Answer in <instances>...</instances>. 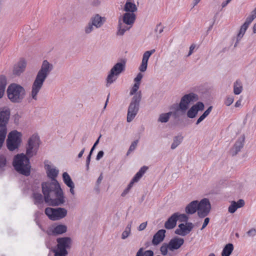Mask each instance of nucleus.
Returning a JSON list of instances; mask_svg holds the SVG:
<instances>
[{"label":"nucleus","mask_w":256,"mask_h":256,"mask_svg":"<svg viewBox=\"0 0 256 256\" xmlns=\"http://www.w3.org/2000/svg\"><path fill=\"white\" fill-rule=\"evenodd\" d=\"M147 170L148 167L146 166H142L140 169V170L135 174L134 176L130 182L127 188L122 193V196H125L129 192L130 190L134 184V182H138L140 180V179L142 177Z\"/></svg>","instance_id":"obj_12"},{"label":"nucleus","mask_w":256,"mask_h":256,"mask_svg":"<svg viewBox=\"0 0 256 256\" xmlns=\"http://www.w3.org/2000/svg\"><path fill=\"white\" fill-rule=\"evenodd\" d=\"M243 146V144L241 142H237L234 146L236 149V154L240 150V148Z\"/></svg>","instance_id":"obj_50"},{"label":"nucleus","mask_w":256,"mask_h":256,"mask_svg":"<svg viewBox=\"0 0 256 256\" xmlns=\"http://www.w3.org/2000/svg\"><path fill=\"white\" fill-rule=\"evenodd\" d=\"M6 158L4 156H0V168H2L6 166Z\"/></svg>","instance_id":"obj_48"},{"label":"nucleus","mask_w":256,"mask_h":256,"mask_svg":"<svg viewBox=\"0 0 256 256\" xmlns=\"http://www.w3.org/2000/svg\"><path fill=\"white\" fill-rule=\"evenodd\" d=\"M62 178L64 184L68 186H70L74 184L70 175L66 172L63 173Z\"/></svg>","instance_id":"obj_37"},{"label":"nucleus","mask_w":256,"mask_h":256,"mask_svg":"<svg viewBox=\"0 0 256 256\" xmlns=\"http://www.w3.org/2000/svg\"><path fill=\"white\" fill-rule=\"evenodd\" d=\"M183 138L182 136H176L174 138L173 142L171 145V148L172 150L175 149L178 146H179L182 142Z\"/></svg>","instance_id":"obj_39"},{"label":"nucleus","mask_w":256,"mask_h":256,"mask_svg":"<svg viewBox=\"0 0 256 256\" xmlns=\"http://www.w3.org/2000/svg\"><path fill=\"white\" fill-rule=\"evenodd\" d=\"M211 204L210 200L206 198L198 201V214L201 218L207 216L210 212Z\"/></svg>","instance_id":"obj_10"},{"label":"nucleus","mask_w":256,"mask_h":256,"mask_svg":"<svg viewBox=\"0 0 256 256\" xmlns=\"http://www.w3.org/2000/svg\"><path fill=\"white\" fill-rule=\"evenodd\" d=\"M68 187L70 188V193L72 195H74V194H75L74 193V184L70 186H68Z\"/></svg>","instance_id":"obj_62"},{"label":"nucleus","mask_w":256,"mask_h":256,"mask_svg":"<svg viewBox=\"0 0 256 256\" xmlns=\"http://www.w3.org/2000/svg\"><path fill=\"white\" fill-rule=\"evenodd\" d=\"M242 90V82L239 80H236L234 85V92L235 94H240Z\"/></svg>","instance_id":"obj_34"},{"label":"nucleus","mask_w":256,"mask_h":256,"mask_svg":"<svg viewBox=\"0 0 256 256\" xmlns=\"http://www.w3.org/2000/svg\"><path fill=\"white\" fill-rule=\"evenodd\" d=\"M40 146V139L37 135H32L28 140V146L38 150Z\"/></svg>","instance_id":"obj_24"},{"label":"nucleus","mask_w":256,"mask_h":256,"mask_svg":"<svg viewBox=\"0 0 256 256\" xmlns=\"http://www.w3.org/2000/svg\"><path fill=\"white\" fill-rule=\"evenodd\" d=\"M143 77V74L141 73H138L136 76L134 78V81L136 84L138 83L139 84H140V82L141 80L142 79Z\"/></svg>","instance_id":"obj_51"},{"label":"nucleus","mask_w":256,"mask_h":256,"mask_svg":"<svg viewBox=\"0 0 256 256\" xmlns=\"http://www.w3.org/2000/svg\"><path fill=\"white\" fill-rule=\"evenodd\" d=\"M54 69V66L47 60L42 61L40 70L34 80L30 93V98L35 101L38 100V95L42 88L46 80Z\"/></svg>","instance_id":"obj_2"},{"label":"nucleus","mask_w":256,"mask_h":256,"mask_svg":"<svg viewBox=\"0 0 256 256\" xmlns=\"http://www.w3.org/2000/svg\"><path fill=\"white\" fill-rule=\"evenodd\" d=\"M132 26L130 24H125L123 22L122 20L119 18L116 35L118 36H122L125 32L128 30Z\"/></svg>","instance_id":"obj_19"},{"label":"nucleus","mask_w":256,"mask_h":256,"mask_svg":"<svg viewBox=\"0 0 256 256\" xmlns=\"http://www.w3.org/2000/svg\"><path fill=\"white\" fill-rule=\"evenodd\" d=\"M140 84H139L138 83L134 84L133 86L132 87V89L130 90V95L132 96L134 95L138 90L140 88Z\"/></svg>","instance_id":"obj_46"},{"label":"nucleus","mask_w":256,"mask_h":256,"mask_svg":"<svg viewBox=\"0 0 256 256\" xmlns=\"http://www.w3.org/2000/svg\"><path fill=\"white\" fill-rule=\"evenodd\" d=\"M206 117L204 114H202L197 120L196 124L198 125L201 122H202Z\"/></svg>","instance_id":"obj_57"},{"label":"nucleus","mask_w":256,"mask_h":256,"mask_svg":"<svg viewBox=\"0 0 256 256\" xmlns=\"http://www.w3.org/2000/svg\"><path fill=\"white\" fill-rule=\"evenodd\" d=\"M33 198L34 200L35 204H41L43 202V197L40 194L34 193L33 194Z\"/></svg>","instance_id":"obj_43"},{"label":"nucleus","mask_w":256,"mask_h":256,"mask_svg":"<svg viewBox=\"0 0 256 256\" xmlns=\"http://www.w3.org/2000/svg\"><path fill=\"white\" fill-rule=\"evenodd\" d=\"M91 155L92 154H89V155L88 156L87 158L86 161V168H87L88 170L89 168V164H90V161Z\"/></svg>","instance_id":"obj_59"},{"label":"nucleus","mask_w":256,"mask_h":256,"mask_svg":"<svg viewBox=\"0 0 256 256\" xmlns=\"http://www.w3.org/2000/svg\"><path fill=\"white\" fill-rule=\"evenodd\" d=\"M194 48H195L194 46V45H191L190 46V51H189V52H188V56H190L192 54V53L193 52V50Z\"/></svg>","instance_id":"obj_61"},{"label":"nucleus","mask_w":256,"mask_h":256,"mask_svg":"<svg viewBox=\"0 0 256 256\" xmlns=\"http://www.w3.org/2000/svg\"><path fill=\"white\" fill-rule=\"evenodd\" d=\"M138 8L136 4L132 2H126L124 7V10L126 12H136Z\"/></svg>","instance_id":"obj_30"},{"label":"nucleus","mask_w":256,"mask_h":256,"mask_svg":"<svg viewBox=\"0 0 256 256\" xmlns=\"http://www.w3.org/2000/svg\"><path fill=\"white\" fill-rule=\"evenodd\" d=\"M246 234L249 236H254L256 234V230L255 228H251L246 232Z\"/></svg>","instance_id":"obj_52"},{"label":"nucleus","mask_w":256,"mask_h":256,"mask_svg":"<svg viewBox=\"0 0 256 256\" xmlns=\"http://www.w3.org/2000/svg\"><path fill=\"white\" fill-rule=\"evenodd\" d=\"M256 18V8L251 12L250 14L246 18L244 24L248 26L250 23Z\"/></svg>","instance_id":"obj_35"},{"label":"nucleus","mask_w":256,"mask_h":256,"mask_svg":"<svg viewBox=\"0 0 256 256\" xmlns=\"http://www.w3.org/2000/svg\"><path fill=\"white\" fill-rule=\"evenodd\" d=\"M104 154V152L102 150L100 151L96 156V160H100L101 158H102L103 157Z\"/></svg>","instance_id":"obj_55"},{"label":"nucleus","mask_w":256,"mask_h":256,"mask_svg":"<svg viewBox=\"0 0 256 256\" xmlns=\"http://www.w3.org/2000/svg\"><path fill=\"white\" fill-rule=\"evenodd\" d=\"M42 191L46 202L53 206H58L65 202L64 194L58 181L56 180L42 184Z\"/></svg>","instance_id":"obj_1"},{"label":"nucleus","mask_w":256,"mask_h":256,"mask_svg":"<svg viewBox=\"0 0 256 256\" xmlns=\"http://www.w3.org/2000/svg\"><path fill=\"white\" fill-rule=\"evenodd\" d=\"M8 84L6 76L0 75V98H2L4 94L6 88Z\"/></svg>","instance_id":"obj_28"},{"label":"nucleus","mask_w":256,"mask_h":256,"mask_svg":"<svg viewBox=\"0 0 256 256\" xmlns=\"http://www.w3.org/2000/svg\"><path fill=\"white\" fill-rule=\"evenodd\" d=\"M138 143V140H135L132 142V144L130 146L129 150L127 152V155H128L131 152L133 151L136 148Z\"/></svg>","instance_id":"obj_47"},{"label":"nucleus","mask_w":256,"mask_h":256,"mask_svg":"<svg viewBox=\"0 0 256 256\" xmlns=\"http://www.w3.org/2000/svg\"><path fill=\"white\" fill-rule=\"evenodd\" d=\"M212 110V106H210L203 114L206 117L210 112Z\"/></svg>","instance_id":"obj_58"},{"label":"nucleus","mask_w":256,"mask_h":256,"mask_svg":"<svg viewBox=\"0 0 256 256\" xmlns=\"http://www.w3.org/2000/svg\"><path fill=\"white\" fill-rule=\"evenodd\" d=\"M256 18V8L251 12L250 14L246 18L244 24L248 26L250 23Z\"/></svg>","instance_id":"obj_36"},{"label":"nucleus","mask_w":256,"mask_h":256,"mask_svg":"<svg viewBox=\"0 0 256 256\" xmlns=\"http://www.w3.org/2000/svg\"><path fill=\"white\" fill-rule=\"evenodd\" d=\"M13 166L20 174L26 176L30 174L31 166L30 160L24 154H17L14 159Z\"/></svg>","instance_id":"obj_3"},{"label":"nucleus","mask_w":256,"mask_h":256,"mask_svg":"<svg viewBox=\"0 0 256 256\" xmlns=\"http://www.w3.org/2000/svg\"><path fill=\"white\" fill-rule=\"evenodd\" d=\"M26 66V62L24 61H20L17 64L14 66L13 70V74L17 76L20 75L24 70Z\"/></svg>","instance_id":"obj_27"},{"label":"nucleus","mask_w":256,"mask_h":256,"mask_svg":"<svg viewBox=\"0 0 256 256\" xmlns=\"http://www.w3.org/2000/svg\"><path fill=\"white\" fill-rule=\"evenodd\" d=\"M45 214L51 220H56L64 218L67 214V210L62 208H47L45 210Z\"/></svg>","instance_id":"obj_9"},{"label":"nucleus","mask_w":256,"mask_h":256,"mask_svg":"<svg viewBox=\"0 0 256 256\" xmlns=\"http://www.w3.org/2000/svg\"><path fill=\"white\" fill-rule=\"evenodd\" d=\"M120 18L125 24L132 26L136 20V14L132 12H126L122 18Z\"/></svg>","instance_id":"obj_22"},{"label":"nucleus","mask_w":256,"mask_h":256,"mask_svg":"<svg viewBox=\"0 0 256 256\" xmlns=\"http://www.w3.org/2000/svg\"><path fill=\"white\" fill-rule=\"evenodd\" d=\"M10 112V110L6 108H0V128L1 130L6 128V125L8 122Z\"/></svg>","instance_id":"obj_13"},{"label":"nucleus","mask_w":256,"mask_h":256,"mask_svg":"<svg viewBox=\"0 0 256 256\" xmlns=\"http://www.w3.org/2000/svg\"><path fill=\"white\" fill-rule=\"evenodd\" d=\"M45 168L46 170L48 176L52 178V180H55V178L58 174V170L51 165L46 164H45Z\"/></svg>","instance_id":"obj_23"},{"label":"nucleus","mask_w":256,"mask_h":256,"mask_svg":"<svg viewBox=\"0 0 256 256\" xmlns=\"http://www.w3.org/2000/svg\"><path fill=\"white\" fill-rule=\"evenodd\" d=\"M168 250H170V246L168 244L166 243H164L160 248L161 254L164 256L168 254Z\"/></svg>","instance_id":"obj_44"},{"label":"nucleus","mask_w":256,"mask_h":256,"mask_svg":"<svg viewBox=\"0 0 256 256\" xmlns=\"http://www.w3.org/2000/svg\"><path fill=\"white\" fill-rule=\"evenodd\" d=\"M38 150L26 146V154H25L28 158L36 155Z\"/></svg>","instance_id":"obj_41"},{"label":"nucleus","mask_w":256,"mask_h":256,"mask_svg":"<svg viewBox=\"0 0 256 256\" xmlns=\"http://www.w3.org/2000/svg\"><path fill=\"white\" fill-rule=\"evenodd\" d=\"M8 98L12 102H21L26 96V90L23 86L16 83L10 84L6 90Z\"/></svg>","instance_id":"obj_4"},{"label":"nucleus","mask_w":256,"mask_h":256,"mask_svg":"<svg viewBox=\"0 0 256 256\" xmlns=\"http://www.w3.org/2000/svg\"><path fill=\"white\" fill-rule=\"evenodd\" d=\"M248 27V26H246L244 24L241 26L239 33L238 34V38H241L244 36Z\"/></svg>","instance_id":"obj_45"},{"label":"nucleus","mask_w":256,"mask_h":256,"mask_svg":"<svg viewBox=\"0 0 256 256\" xmlns=\"http://www.w3.org/2000/svg\"><path fill=\"white\" fill-rule=\"evenodd\" d=\"M132 226V222H130L126 226L125 230L122 234V238L124 240L131 233V228Z\"/></svg>","instance_id":"obj_33"},{"label":"nucleus","mask_w":256,"mask_h":256,"mask_svg":"<svg viewBox=\"0 0 256 256\" xmlns=\"http://www.w3.org/2000/svg\"><path fill=\"white\" fill-rule=\"evenodd\" d=\"M232 0H225V1H224L222 3V4H221V6H222V8H224V7H226L227 4L230 2H231Z\"/></svg>","instance_id":"obj_60"},{"label":"nucleus","mask_w":256,"mask_h":256,"mask_svg":"<svg viewBox=\"0 0 256 256\" xmlns=\"http://www.w3.org/2000/svg\"><path fill=\"white\" fill-rule=\"evenodd\" d=\"M194 224L192 222L186 223V224H179L178 228L176 230V234L184 236L188 234L193 228Z\"/></svg>","instance_id":"obj_14"},{"label":"nucleus","mask_w":256,"mask_h":256,"mask_svg":"<svg viewBox=\"0 0 256 256\" xmlns=\"http://www.w3.org/2000/svg\"><path fill=\"white\" fill-rule=\"evenodd\" d=\"M234 98L232 96H228L224 102V104L227 106H229L234 102Z\"/></svg>","instance_id":"obj_49"},{"label":"nucleus","mask_w":256,"mask_h":256,"mask_svg":"<svg viewBox=\"0 0 256 256\" xmlns=\"http://www.w3.org/2000/svg\"><path fill=\"white\" fill-rule=\"evenodd\" d=\"M126 63L124 60H121L120 62L116 63L111 68L106 78V86L107 87L114 82L118 76L125 70Z\"/></svg>","instance_id":"obj_5"},{"label":"nucleus","mask_w":256,"mask_h":256,"mask_svg":"<svg viewBox=\"0 0 256 256\" xmlns=\"http://www.w3.org/2000/svg\"><path fill=\"white\" fill-rule=\"evenodd\" d=\"M244 205L243 200H239L237 202L232 201L231 204L228 207V212L230 213H234L238 208L242 207Z\"/></svg>","instance_id":"obj_25"},{"label":"nucleus","mask_w":256,"mask_h":256,"mask_svg":"<svg viewBox=\"0 0 256 256\" xmlns=\"http://www.w3.org/2000/svg\"><path fill=\"white\" fill-rule=\"evenodd\" d=\"M156 52L154 49L146 51L143 54L142 64L138 70L141 72H144L147 69L148 62L150 56Z\"/></svg>","instance_id":"obj_15"},{"label":"nucleus","mask_w":256,"mask_h":256,"mask_svg":"<svg viewBox=\"0 0 256 256\" xmlns=\"http://www.w3.org/2000/svg\"><path fill=\"white\" fill-rule=\"evenodd\" d=\"M204 108V104L202 102H198L196 104L194 105L188 111L187 116L189 118H194L196 116L200 110H202Z\"/></svg>","instance_id":"obj_16"},{"label":"nucleus","mask_w":256,"mask_h":256,"mask_svg":"<svg viewBox=\"0 0 256 256\" xmlns=\"http://www.w3.org/2000/svg\"><path fill=\"white\" fill-rule=\"evenodd\" d=\"M198 100V96L194 93H190L184 96L180 102L179 107L181 110L186 111L191 102H196Z\"/></svg>","instance_id":"obj_11"},{"label":"nucleus","mask_w":256,"mask_h":256,"mask_svg":"<svg viewBox=\"0 0 256 256\" xmlns=\"http://www.w3.org/2000/svg\"><path fill=\"white\" fill-rule=\"evenodd\" d=\"M89 21L96 28H99L106 22V18L98 14H96L90 18Z\"/></svg>","instance_id":"obj_17"},{"label":"nucleus","mask_w":256,"mask_h":256,"mask_svg":"<svg viewBox=\"0 0 256 256\" xmlns=\"http://www.w3.org/2000/svg\"><path fill=\"white\" fill-rule=\"evenodd\" d=\"M136 256H154V252L151 250H148L143 252V248H140L137 252Z\"/></svg>","instance_id":"obj_40"},{"label":"nucleus","mask_w":256,"mask_h":256,"mask_svg":"<svg viewBox=\"0 0 256 256\" xmlns=\"http://www.w3.org/2000/svg\"><path fill=\"white\" fill-rule=\"evenodd\" d=\"M172 112L162 114L160 115L158 121L160 122H167L168 121L170 118L172 116Z\"/></svg>","instance_id":"obj_38"},{"label":"nucleus","mask_w":256,"mask_h":256,"mask_svg":"<svg viewBox=\"0 0 256 256\" xmlns=\"http://www.w3.org/2000/svg\"><path fill=\"white\" fill-rule=\"evenodd\" d=\"M22 142V134L16 130H13L10 132L6 140L8 148L10 151H14L18 149Z\"/></svg>","instance_id":"obj_7"},{"label":"nucleus","mask_w":256,"mask_h":256,"mask_svg":"<svg viewBox=\"0 0 256 256\" xmlns=\"http://www.w3.org/2000/svg\"><path fill=\"white\" fill-rule=\"evenodd\" d=\"M58 248L54 250V256H66L68 254L66 248L70 247L71 240L69 238L65 237L57 239Z\"/></svg>","instance_id":"obj_8"},{"label":"nucleus","mask_w":256,"mask_h":256,"mask_svg":"<svg viewBox=\"0 0 256 256\" xmlns=\"http://www.w3.org/2000/svg\"><path fill=\"white\" fill-rule=\"evenodd\" d=\"M176 214H172L170 217L166 222L164 227L166 229L170 230L174 228L176 224Z\"/></svg>","instance_id":"obj_29"},{"label":"nucleus","mask_w":256,"mask_h":256,"mask_svg":"<svg viewBox=\"0 0 256 256\" xmlns=\"http://www.w3.org/2000/svg\"><path fill=\"white\" fill-rule=\"evenodd\" d=\"M84 150H85V148H84L78 154V158H80L82 157L84 153Z\"/></svg>","instance_id":"obj_63"},{"label":"nucleus","mask_w":256,"mask_h":256,"mask_svg":"<svg viewBox=\"0 0 256 256\" xmlns=\"http://www.w3.org/2000/svg\"><path fill=\"white\" fill-rule=\"evenodd\" d=\"M209 222H210V218H206L204 219L202 228H201L202 230H203L204 228L208 224Z\"/></svg>","instance_id":"obj_54"},{"label":"nucleus","mask_w":256,"mask_h":256,"mask_svg":"<svg viewBox=\"0 0 256 256\" xmlns=\"http://www.w3.org/2000/svg\"><path fill=\"white\" fill-rule=\"evenodd\" d=\"M94 27L90 22V21L85 25L83 28V32L84 34L88 35L92 32L94 30Z\"/></svg>","instance_id":"obj_32"},{"label":"nucleus","mask_w":256,"mask_h":256,"mask_svg":"<svg viewBox=\"0 0 256 256\" xmlns=\"http://www.w3.org/2000/svg\"><path fill=\"white\" fill-rule=\"evenodd\" d=\"M198 212V200H193L188 204L185 208L187 214H192Z\"/></svg>","instance_id":"obj_26"},{"label":"nucleus","mask_w":256,"mask_h":256,"mask_svg":"<svg viewBox=\"0 0 256 256\" xmlns=\"http://www.w3.org/2000/svg\"><path fill=\"white\" fill-rule=\"evenodd\" d=\"M146 226H147V222H144L142 223L139 226L138 228V230L139 231H142V230H144L146 228Z\"/></svg>","instance_id":"obj_53"},{"label":"nucleus","mask_w":256,"mask_h":256,"mask_svg":"<svg viewBox=\"0 0 256 256\" xmlns=\"http://www.w3.org/2000/svg\"><path fill=\"white\" fill-rule=\"evenodd\" d=\"M234 250V246L232 244H228L224 247L222 256H230Z\"/></svg>","instance_id":"obj_31"},{"label":"nucleus","mask_w":256,"mask_h":256,"mask_svg":"<svg viewBox=\"0 0 256 256\" xmlns=\"http://www.w3.org/2000/svg\"><path fill=\"white\" fill-rule=\"evenodd\" d=\"M176 214V220H179L182 222H186L188 219V216L184 214H180L178 212H176L174 214Z\"/></svg>","instance_id":"obj_42"},{"label":"nucleus","mask_w":256,"mask_h":256,"mask_svg":"<svg viewBox=\"0 0 256 256\" xmlns=\"http://www.w3.org/2000/svg\"><path fill=\"white\" fill-rule=\"evenodd\" d=\"M166 230H160L154 236L152 244L154 246L158 245L163 241L165 237Z\"/></svg>","instance_id":"obj_21"},{"label":"nucleus","mask_w":256,"mask_h":256,"mask_svg":"<svg viewBox=\"0 0 256 256\" xmlns=\"http://www.w3.org/2000/svg\"><path fill=\"white\" fill-rule=\"evenodd\" d=\"M240 105H241V100H238L236 102L234 106H235V107L238 108V107H239Z\"/></svg>","instance_id":"obj_64"},{"label":"nucleus","mask_w":256,"mask_h":256,"mask_svg":"<svg viewBox=\"0 0 256 256\" xmlns=\"http://www.w3.org/2000/svg\"><path fill=\"white\" fill-rule=\"evenodd\" d=\"M184 240L182 238H176L172 239L168 243L170 250L178 249L184 244Z\"/></svg>","instance_id":"obj_20"},{"label":"nucleus","mask_w":256,"mask_h":256,"mask_svg":"<svg viewBox=\"0 0 256 256\" xmlns=\"http://www.w3.org/2000/svg\"><path fill=\"white\" fill-rule=\"evenodd\" d=\"M66 230L67 228L65 225L59 224L51 228L48 233V234H60L66 232Z\"/></svg>","instance_id":"obj_18"},{"label":"nucleus","mask_w":256,"mask_h":256,"mask_svg":"<svg viewBox=\"0 0 256 256\" xmlns=\"http://www.w3.org/2000/svg\"><path fill=\"white\" fill-rule=\"evenodd\" d=\"M101 136H100V137L98 138L96 140V142H95V143L94 144L93 146L92 147L90 153V154H92V152L94 151V150L96 146L98 144V142H99V140Z\"/></svg>","instance_id":"obj_56"},{"label":"nucleus","mask_w":256,"mask_h":256,"mask_svg":"<svg viewBox=\"0 0 256 256\" xmlns=\"http://www.w3.org/2000/svg\"><path fill=\"white\" fill-rule=\"evenodd\" d=\"M142 98L141 92H139L134 95L129 106L128 112L127 121L130 122L136 115L138 109L140 101Z\"/></svg>","instance_id":"obj_6"}]
</instances>
